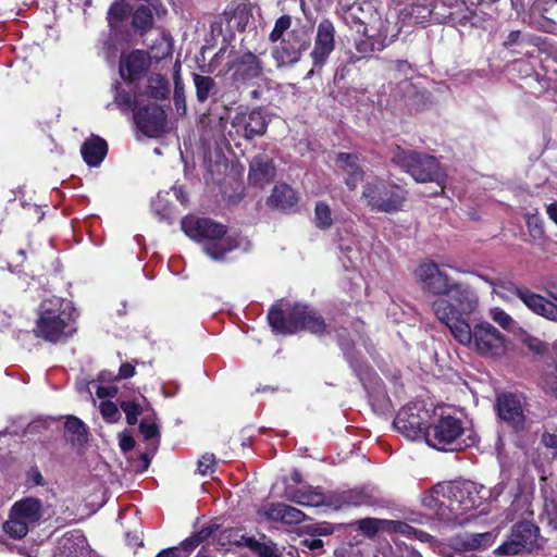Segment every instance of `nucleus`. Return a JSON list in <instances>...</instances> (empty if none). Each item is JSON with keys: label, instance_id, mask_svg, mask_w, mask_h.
<instances>
[{"label": "nucleus", "instance_id": "48", "mask_svg": "<svg viewBox=\"0 0 557 557\" xmlns=\"http://www.w3.org/2000/svg\"><path fill=\"white\" fill-rule=\"evenodd\" d=\"M96 393L99 398L113 397L117 393V388L115 386H98Z\"/></svg>", "mask_w": 557, "mask_h": 557}, {"label": "nucleus", "instance_id": "27", "mask_svg": "<svg viewBox=\"0 0 557 557\" xmlns=\"http://www.w3.org/2000/svg\"><path fill=\"white\" fill-rule=\"evenodd\" d=\"M65 438L77 450H81L88 441L87 430L82 420L69 417L65 421Z\"/></svg>", "mask_w": 557, "mask_h": 557}, {"label": "nucleus", "instance_id": "41", "mask_svg": "<svg viewBox=\"0 0 557 557\" xmlns=\"http://www.w3.org/2000/svg\"><path fill=\"white\" fill-rule=\"evenodd\" d=\"M99 408L102 417L109 422H115L120 417L116 405L110 400L102 401Z\"/></svg>", "mask_w": 557, "mask_h": 557}, {"label": "nucleus", "instance_id": "40", "mask_svg": "<svg viewBox=\"0 0 557 557\" xmlns=\"http://www.w3.org/2000/svg\"><path fill=\"white\" fill-rule=\"evenodd\" d=\"M120 406L126 414L127 423L136 424L138 417L143 413L140 405L135 401H122Z\"/></svg>", "mask_w": 557, "mask_h": 557}, {"label": "nucleus", "instance_id": "59", "mask_svg": "<svg viewBox=\"0 0 557 557\" xmlns=\"http://www.w3.org/2000/svg\"><path fill=\"white\" fill-rule=\"evenodd\" d=\"M545 290L550 298L557 301V283H548Z\"/></svg>", "mask_w": 557, "mask_h": 557}, {"label": "nucleus", "instance_id": "45", "mask_svg": "<svg viewBox=\"0 0 557 557\" xmlns=\"http://www.w3.org/2000/svg\"><path fill=\"white\" fill-rule=\"evenodd\" d=\"M386 523L389 525V530H393L394 532L406 535L408 537H411L416 530V528L401 521H386Z\"/></svg>", "mask_w": 557, "mask_h": 557}, {"label": "nucleus", "instance_id": "20", "mask_svg": "<svg viewBox=\"0 0 557 557\" xmlns=\"http://www.w3.org/2000/svg\"><path fill=\"white\" fill-rule=\"evenodd\" d=\"M497 411L502 420L507 421L515 428L522 426L524 414L521 400L512 394H504L497 398Z\"/></svg>", "mask_w": 557, "mask_h": 557}, {"label": "nucleus", "instance_id": "23", "mask_svg": "<svg viewBox=\"0 0 557 557\" xmlns=\"http://www.w3.org/2000/svg\"><path fill=\"white\" fill-rule=\"evenodd\" d=\"M148 67L149 61L146 54L140 50H135L121 60L120 74L122 78L133 81L144 74Z\"/></svg>", "mask_w": 557, "mask_h": 557}, {"label": "nucleus", "instance_id": "57", "mask_svg": "<svg viewBox=\"0 0 557 557\" xmlns=\"http://www.w3.org/2000/svg\"><path fill=\"white\" fill-rule=\"evenodd\" d=\"M546 213L549 219L557 224V202L549 203L546 207Z\"/></svg>", "mask_w": 557, "mask_h": 557}, {"label": "nucleus", "instance_id": "53", "mask_svg": "<svg viewBox=\"0 0 557 557\" xmlns=\"http://www.w3.org/2000/svg\"><path fill=\"white\" fill-rule=\"evenodd\" d=\"M238 543L247 546L248 548H250L255 553H256V548L260 544V542L257 541L255 537L245 536V535L242 536V539H240V541Z\"/></svg>", "mask_w": 557, "mask_h": 557}, {"label": "nucleus", "instance_id": "60", "mask_svg": "<svg viewBox=\"0 0 557 557\" xmlns=\"http://www.w3.org/2000/svg\"><path fill=\"white\" fill-rule=\"evenodd\" d=\"M177 553V548H166L161 550L156 557H175Z\"/></svg>", "mask_w": 557, "mask_h": 557}, {"label": "nucleus", "instance_id": "17", "mask_svg": "<svg viewBox=\"0 0 557 557\" xmlns=\"http://www.w3.org/2000/svg\"><path fill=\"white\" fill-rule=\"evenodd\" d=\"M416 276L423 290L438 295L440 297L444 296L455 283V281L443 272L438 264L433 261L421 263L416 270Z\"/></svg>", "mask_w": 557, "mask_h": 557}, {"label": "nucleus", "instance_id": "46", "mask_svg": "<svg viewBox=\"0 0 557 557\" xmlns=\"http://www.w3.org/2000/svg\"><path fill=\"white\" fill-rule=\"evenodd\" d=\"M139 429L146 440L159 436L158 426L154 423L148 422L146 419L141 420Z\"/></svg>", "mask_w": 557, "mask_h": 557}, {"label": "nucleus", "instance_id": "33", "mask_svg": "<svg viewBox=\"0 0 557 557\" xmlns=\"http://www.w3.org/2000/svg\"><path fill=\"white\" fill-rule=\"evenodd\" d=\"M373 498L372 490L355 488L342 494V500L347 506H362L371 504Z\"/></svg>", "mask_w": 557, "mask_h": 557}, {"label": "nucleus", "instance_id": "47", "mask_svg": "<svg viewBox=\"0 0 557 557\" xmlns=\"http://www.w3.org/2000/svg\"><path fill=\"white\" fill-rule=\"evenodd\" d=\"M256 553L260 557H277L275 553V548L267 543H260L256 548Z\"/></svg>", "mask_w": 557, "mask_h": 557}, {"label": "nucleus", "instance_id": "2", "mask_svg": "<svg viewBox=\"0 0 557 557\" xmlns=\"http://www.w3.org/2000/svg\"><path fill=\"white\" fill-rule=\"evenodd\" d=\"M479 305V295L474 288L469 284L455 282L444 296L433 301L432 309L453 335L456 327L461 329L462 324H468L469 317L478 311Z\"/></svg>", "mask_w": 557, "mask_h": 557}, {"label": "nucleus", "instance_id": "26", "mask_svg": "<svg viewBox=\"0 0 557 557\" xmlns=\"http://www.w3.org/2000/svg\"><path fill=\"white\" fill-rule=\"evenodd\" d=\"M107 148V143L102 138L92 136L83 144L81 152L88 165L97 166L104 159Z\"/></svg>", "mask_w": 557, "mask_h": 557}, {"label": "nucleus", "instance_id": "1", "mask_svg": "<svg viewBox=\"0 0 557 557\" xmlns=\"http://www.w3.org/2000/svg\"><path fill=\"white\" fill-rule=\"evenodd\" d=\"M485 490H478L473 482H449L436 484L426 493L422 503L441 520L454 521L467 511L481 505Z\"/></svg>", "mask_w": 557, "mask_h": 557}, {"label": "nucleus", "instance_id": "58", "mask_svg": "<svg viewBox=\"0 0 557 557\" xmlns=\"http://www.w3.org/2000/svg\"><path fill=\"white\" fill-rule=\"evenodd\" d=\"M29 479L35 485H44V478L38 470H32L29 472Z\"/></svg>", "mask_w": 557, "mask_h": 557}, {"label": "nucleus", "instance_id": "31", "mask_svg": "<svg viewBox=\"0 0 557 557\" xmlns=\"http://www.w3.org/2000/svg\"><path fill=\"white\" fill-rule=\"evenodd\" d=\"M156 3L157 0H154V5L148 3V5H140L135 10L132 20L135 29L143 33L152 27L153 14L151 8L156 9Z\"/></svg>", "mask_w": 557, "mask_h": 557}, {"label": "nucleus", "instance_id": "54", "mask_svg": "<svg viewBox=\"0 0 557 557\" xmlns=\"http://www.w3.org/2000/svg\"><path fill=\"white\" fill-rule=\"evenodd\" d=\"M174 99H175V106H176L177 111L181 114H184L185 111H186L185 100L181 96L180 90H178L177 87L175 88Z\"/></svg>", "mask_w": 557, "mask_h": 557}, {"label": "nucleus", "instance_id": "24", "mask_svg": "<svg viewBox=\"0 0 557 557\" xmlns=\"http://www.w3.org/2000/svg\"><path fill=\"white\" fill-rule=\"evenodd\" d=\"M275 174L272 161L264 156H256L250 162L249 181L255 185L269 183Z\"/></svg>", "mask_w": 557, "mask_h": 557}, {"label": "nucleus", "instance_id": "50", "mask_svg": "<svg viewBox=\"0 0 557 557\" xmlns=\"http://www.w3.org/2000/svg\"><path fill=\"white\" fill-rule=\"evenodd\" d=\"M542 442L546 447L557 449V433H544Z\"/></svg>", "mask_w": 557, "mask_h": 557}, {"label": "nucleus", "instance_id": "9", "mask_svg": "<svg viewBox=\"0 0 557 557\" xmlns=\"http://www.w3.org/2000/svg\"><path fill=\"white\" fill-rule=\"evenodd\" d=\"M493 294L505 301H510L513 297L519 298L525 307L533 313L541 315L549 321L557 322V304L550 301L540 294L524 287H517L503 282H492Z\"/></svg>", "mask_w": 557, "mask_h": 557}, {"label": "nucleus", "instance_id": "37", "mask_svg": "<svg viewBox=\"0 0 557 557\" xmlns=\"http://www.w3.org/2000/svg\"><path fill=\"white\" fill-rule=\"evenodd\" d=\"M194 83L196 87V95L198 101L205 102L209 98L211 90L215 86L214 79L210 76L196 74L194 76Z\"/></svg>", "mask_w": 557, "mask_h": 557}, {"label": "nucleus", "instance_id": "56", "mask_svg": "<svg viewBox=\"0 0 557 557\" xmlns=\"http://www.w3.org/2000/svg\"><path fill=\"white\" fill-rule=\"evenodd\" d=\"M411 537L417 539L421 542H431L433 540L432 535L418 529L414 530V533Z\"/></svg>", "mask_w": 557, "mask_h": 557}, {"label": "nucleus", "instance_id": "55", "mask_svg": "<svg viewBox=\"0 0 557 557\" xmlns=\"http://www.w3.org/2000/svg\"><path fill=\"white\" fill-rule=\"evenodd\" d=\"M304 544L310 550H317V549H320L323 546V542L320 539L306 540V541H304Z\"/></svg>", "mask_w": 557, "mask_h": 557}, {"label": "nucleus", "instance_id": "10", "mask_svg": "<svg viewBox=\"0 0 557 557\" xmlns=\"http://www.w3.org/2000/svg\"><path fill=\"white\" fill-rule=\"evenodd\" d=\"M407 193L395 184L373 178L363 187L362 198L369 207L380 212H396L406 201Z\"/></svg>", "mask_w": 557, "mask_h": 557}, {"label": "nucleus", "instance_id": "43", "mask_svg": "<svg viewBox=\"0 0 557 557\" xmlns=\"http://www.w3.org/2000/svg\"><path fill=\"white\" fill-rule=\"evenodd\" d=\"M527 224H528L530 235L534 239L543 237V235H544L543 222L537 215L529 216Z\"/></svg>", "mask_w": 557, "mask_h": 557}, {"label": "nucleus", "instance_id": "63", "mask_svg": "<svg viewBox=\"0 0 557 557\" xmlns=\"http://www.w3.org/2000/svg\"><path fill=\"white\" fill-rule=\"evenodd\" d=\"M332 532L329 525L320 528V534H330Z\"/></svg>", "mask_w": 557, "mask_h": 557}, {"label": "nucleus", "instance_id": "39", "mask_svg": "<svg viewBox=\"0 0 557 557\" xmlns=\"http://www.w3.org/2000/svg\"><path fill=\"white\" fill-rule=\"evenodd\" d=\"M488 315L494 322L499 324L505 330L511 329L515 323L513 319L498 307L490 309Z\"/></svg>", "mask_w": 557, "mask_h": 557}, {"label": "nucleus", "instance_id": "52", "mask_svg": "<svg viewBox=\"0 0 557 557\" xmlns=\"http://www.w3.org/2000/svg\"><path fill=\"white\" fill-rule=\"evenodd\" d=\"M202 542V539H197L195 536L186 539L182 542L181 546L185 550H191L197 547Z\"/></svg>", "mask_w": 557, "mask_h": 557}, {"label": "nucleus", "instance_id": "15", "mask_svg": "<svg viewBox=\"0 0 557 557\" xmlns=\"http://www.w3.org/2000/svg\"><path fill=\"white\" fill-rule=\"evenodd\" d=\"M134 119L137 127L149 137L161 135L166 127L165 112L156 102H148L144 106L137 102Z\"/></svg>", "mask_w": 557, "mask_h": 557}, {"label": "nucleus", "instance_id": "18", "mask_svg": "<svg viewBox=\"0 0 557 557\" xmlns=\"http://www.w3.org/2000/svg\"><path fill=\"white\" fill-rule=\"evenodd\" d=\"M498 533L495 531L486 532H460L449 539V546L456 552L482 550L491 547Z\"/></svg>", "mask_w": 557, "mask_h": 557}, {"label": "nucleus", "instance_id": "25", "mask_svg": "<svg viewBox=\"0 0 557 557\" xmlns=\"http://www.w3.org/2000/svg\"><path fill=\"white\" fill-rule=\"evenodd\" d=\"M11 510L15 517H20L32 527L41 518L42 504L39 499L29 497L15 503Z\"/></svg>", "mask_w": 557, "mask_h": 557}, {"label": "nucleus", "instance_id": "61", "mask_svg": "<svg viewBox=\"0 0 557 557\" xmlns=\"http://www.w3.org/2000/svg\"><path fill=\"white\" fill-rule=\"evenodd\" d=\"M210 531L207 529L201 530L195 537L206 540L210 535Z\"/></svg>", "mask_w": 557, "mask_h": 557}, {"label": "nucleus", "instance_id": "7", "mask_svg": "<svg viewBox=\"0 0 557 557\" xmlns=\"http://www.w3.org/2000/svg\"><path fill=\"white\" fill-rule=\"evenodd\" d=\"M392 161L404 169L416 182H434L437 189L429 195L443 191L444 174L434 157L396 147Z\"/></svg>", "mask_w": 557, "mask_h": 557}, {"label": "nucleus", "instance_id": "64", "mask_svg": "<svg viewBox=\"0 0 557 557\" xmlns=\"http://www.w3.org/2000/svg\"><path fill=\"white\" fill-rule=\"evenodd\" d=\"M195 557H211V556L205 552H199Z\"/></svg>", "mask_w": 557, "mask_h": 557}, {"label": "nucleus", "instance_id": "13", "mask_svg": "<svg viewBox=\"0 0 557 557\" xmlns=\"http://www.w3.org/2000/svg\"><path fill=\"white\" fill-rule=\"evenodd\" d=\"M309 37L301 28L293 29L272 48L271 54L276 65L285 66L297 63L309 47Z\"/></svg>", "mask_w": 557, "mask_h": 557}, {"label": "nucleus", "instance_id": "49", "mask_svg": "<svg viewBox=\"0 0 557 557\" xmlns=\"http://www.w3.org/2000/svg\"><path fill=\"white\" fill-rule=\"evenodd\" d=\"M135 374V368L131 363H123L120 367L117 377L119 379H128Z\"/></svg>", "mask_w": 557, "mask_h": 557}, {"label": "nucleus", "instance_id": "8", "mask_svg": "<svg viewBox=\"0 0 557 557\" xmlns=\"http://www.w3.org/2000/svg\"><path fill=\"white\" fill-rule=\"evenodd\" d=\"M272 330L277 334H293L299 330H307L314 334H322L326 325L323 319L306 306L295 305L286 319L281 309L272 307L268 314Z\"/></svg>", "mask_w": 557, "mask_h": 557}, {"label": "nucleus", "instance_id": "30", "mask_svg": "<svg viewBox=\"0 0 557 557\" xmlns=\"http://www.w3.org/2000/svg\"><path fill=\"white\" fill-rule=\"evenodd\" d=\"M288 499L292 502L305 506V507H319L325 504L324 494L312 487L299 488L288 494Z\"/></svg>", "mask_w": 557, "mask_h": 557}, {"label": "nucleus", "instance_id": "4", "mask_svg": "<svg viewBox=\"0 0 557 557\" xmlns=\"http://www.w3.org/2000/svg\"><path fill=\"white\" fill-rule=\"evenodd\" d=\"M73 307L69 300L52 297L41 302L36 327L37 337L48 342H59L73 335Z\"/></svg>", "mask_w": 557, "mask_h": 557}, {"label": "nucleus", "instance_id": "38", "mask_svg": "<svg viewBox=\"0 0 557 557\" xmlns=\"http://www.w3.org/2000/svg\"><path fill=\"white\" fill-rule=\"evenodd\" d=\"M290 25H292V17L289 15H283L280 18H277L275 22V25L270 34V40L273 44H276L282 38H286V36H284V34L286 30H288Z\"/></svg>", "mask_w": 557, "mask_h": 557}, {"label": "nucleus", "instance_id": "42", "mask_svg": "<svg viewBox=\"0 0 557 557\" xmlns=\"http://www.w3.org/2000/svg\"><path fill=\"white\" fill-rule=\"evenodd\" d=\"M215 468V458L212 454H205L199 460H198V467L197 470L200 474L207 475L214 471Z\"/></svg>", "mask_w": 557, "mask_h": 557}, {"label": "nucleus", "instance_id": "22", "mask_svg": "<svg viewBox=\"0 0 557 557\" xmlns=\"http://www.w3.org/2000/svg\"><path fill=\"white\" fill-rule=\"evenodd\" d=\"M90 547L86 537L81 533L65 535L59 543L53 557H89Z\"/></svg>", "mask_w": 557, "mask_h": 557}, {"label": "nucleus", "instance_id": "51", "mask_svg": "<svg viewBox=\"0 0 557 557\" xmlns=\"http://www.w3.org/2000/svg\"><path fill=\"white\" fill-rule=\"evenodd\" d=\"M135 445V441L129 435H121L120 436V447L122 450L127 451L131 450Z\"/></svg>", "mask_w": 557, "mask_h": 557}, {"label": "nucleus", "instance_id": "14", "mask_svg": "<svg viewBox=\"0 0 557 557\" xmlns=\"http://www.w3.org/2000/svg\"><path fill=\"white\" fill-rule=\"evenodd\" d=\"M539 529L530 522L516 524L506 542L495 549L498 555H517L530 550L536 543Z\"/></svg>", "mask_w": 557, "mask_h": 557}, {"label": "nucleus", "instance_id": "35", "mask_svg": "<svg viewBox=\"0 0 557 557\" xmlns=\"http://www.w3.org/2000/svg\"><path fill=\"white\" fill-rule=\"evenodd\" d=\"M30 525L23 521L20 517L11 510L9 520L3 524L4 532L13 539L24 537Z\"/></svg>", "mask_w": 557, "mask_h": 557}, {"label": "nucleus", "instance_id": "19", "mask_svg": "<svg viewBox=\"0 0 557 557\" xmlns=\"http://www.w3.org/2000/svg\"><path fill=\"white\" fill-rule=\"evenodd\" d=\"M228 69L236 79L251 81L262 74V65L258 57L249 51L233 53L228 57Z\"/></svg>", "mask_w": 557, "mask_h": 557}, {"label": "nucleus", "instance_id": "5", "mask_svg": "<svg viewBox=\"0 0 557 557\" xmlns=\"http://www.w3.org/2000/svg\"><path fill=\"white\" fill-rule=\"evenodd\" d=\"M425 442L438 450H458L472 446L475 438L460 418L443 410L429 426Z\"/></svg>", "mask_w": 557, "mask_h": 557}, {"label": "nucleus", "instance_id": "12", "mask_svg": "<svg viewBox=\"0 0 557 557\" xmlns=\"http://www.w3.org/2000/svg\"><path fill=\"white\" fill-rule=\"evenodd\" d=\"M429 418V410L421 404H409L398 411L394 420V426L400 434L410 441H417L420 438L425 440V434L429 429L426 424Z\"/></svg>", "mask_w": 557, "mask_h": 557}, {"label": "nucleus", "instance_id": "44", "mask_svg": "<svg viewBox=\"0 0 557 557\" xmlns=\"http://www.w3.org/2000/svg\"><path fill=\"white\" fill-rule=\"evenodd\" d=\"M383 521L373 519V518H366L358 521L359 529L368 536H373L377 530L380 523Z\"/></svg>", "mask_w": 557, "mask_h": 557}, {"label": "nucleus", "instance_id": "16", "mask_svg": "<svg viewBox=\"0 0 557 557\" xmlns=\"http://www.w3.org/2000/svg\"><path fill=\"white\" fill-rule=\"evenodd\" d=\"M335 26L330 20H322L318 26L314 37L313 49L310 52L313 69H321L329 60L335 49Z\"/></svg>", "mask_w": 557, "mask_h": 557}, {"label": "nucleus", "instance_id": "29", "mask_svg": "<svg viewBox=\"0 0 557 557\" xmlns=\"http://www.w3.org/2000/svg\"><path fill=\"white\" fill-rule=\"evenodd\" d=\"M337 161L341 164V169L347 173L346 184L350 188H355L362 177L358 157L351 153L339 152Z\"/></svg>", "mask_w": 557, "mask_h": 557}, {"label": "nucleus", "instance_id": "21", "mask_svg": "<svg viewBox=\"0 0 557 557\" xmlns=\"http://www.w3.org/2000/svg\"><path fill=\"white\" fill-rule=\"evenodd\" d=\"M259 512L270 520L281 521L286 524H298L306 518L301 510L283 503L268 504Z\"/></svg>", "mask_w": 557, "mask_h": 557}, {"label": "nucleus", "instance_id": "62", "mask_svg": "<svg viewBox=\"0 0 557 557\" xmlns=\"http://www.w3.org/2000/svg\"><path fill=\"white\" fill-rule=\"evenodd\" d=\"M160 86H161L160 87V97H164L166 88H165V86L163 84V81L161 78H160Z\"/></svg>", "mask_w": 557, "mask_h": 557}, {"label": "nucleus", "instance_id": "6", "mask_svg": "<svg viewBox=\"0 0 557 557\" xmlns=\"http://www.w3.org/2000/svg\"><path fill=\"white\" fill-rule=\"evenodd\" d=\"M454 338L461 345L486 358L500 357L506 351V337L487 321H480L472 326L462 324L456 327Z\"/></svg>", "mask_w": 557, "mask_h": 557}, {"label": "nucleus", "instance_id": "34", "mask_svg": "<svg viewBox=\"0 0 557 557\" xmlns=\"http://www.w3.org/2000/svg\"><path fill=\"white\" fill-rule=\"evenodd\" d=\"M541 38L532 34H522L520 30H512L508 34L504 41V47L507 49L519 46H539Z\"/></svg>", "mask_w": 557, "mask_h": 557}, {"label": "nucleus", "instance_id": "3", "mask_svg": "<svg viewBox=\"0 0 557 557\" xmlns=\"http://www.w3.org/2000/svg\"><path fill=\"white\" fill-rule=\"evenodd\" d=\"M182 230L196 242L207 240L205 252L215 261L225 259L227 252L237 249H246L248 240L243 237L226 236V227L207 218L187 216L182 220Z\"/></svg>", "mask_w": 557, "mask_h": 557}, {"label": "nucleus", "instance_id": "11", "mask_svg": "<svg viewBox=\"0 0 557 557\" xmlns=\"http://www.w3.org/2000/svg\"><path fill=\"white\" fill-rule=\"evenodd\" d=\"M269 122L268 115L261 108L239 109L232 116L226 135L234 141L240 138L251 140L265 134Z\"/></svg>", "mask_w": 557, "mask_h": 557}, {"label": "nucleus", "instance_id": "36", "mask_svg": "<svg viewBox=\"0 0 557 557\" xmlns=\"http://www.w3.org/2000/svg\"><path fill=\"white\" fill-rule=\"evenodd\" d=\"M314 223L321 230L330 228L333 224L332 210L325 202H318L314 208Z\"/></svg>", "mask_w": 557, "mask_h": 557}, {"label": "nucleus", "instance_id": "32", "mask_svg": "<svg viewBox=\"0 0 557 557\" xmlns=\"http://www.w3.org/2000/svg\"><path fill=\"white\" fill-rule=\"evenodd\" d=\"M132 8L126 0H115L108 11V22L111 28H117L131 13Z\"/></svg>", "mask_w": 557, "mask_h": 557}, {"label": "nucleus", "instance_id": "28", "mask_svg": "<svg viewBox=\"0 0 557 557\" xmlns=\"http://www.w3.org/2000/svg\"><path fill=\"white\" fill-rule=\"evenodd\" d=\"M298 201V197L295 190L286 184L276 185L271 196L268 199V203L281 210H287L293 208Z\"/></svg>", "mask_w": 557, "mask_h": 557}]
</instances>
